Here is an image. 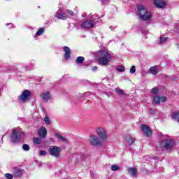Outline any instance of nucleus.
Segmentation results:
<instances>
[{
    "label": "nucleus",
    "instance_id": "f257e3e1",
    "mask_svg": "<svg viewBox=\"0 0 179 179\" xmlns=\"http://www.w3.org/2000/svg\"><path fill=\"white\" fill-rule=\"evenodd\" d=\"M95 57L99 61V64L102 66L108 65V62L111 61V55L106 50H101L95 53Z\"/></svg>",
    "mask_w": 179,
    "mask_h": 179
},
{
    "label": "nucleus",
    "instance_id": "f03ea898",
    "mask_svg": "<svg viewBox=\"0 0 179 179\" xmlns=\"http://www.w3.org/2000/svg\"><path fill=\"white\" fill-rule=\"evenodd\" d=\"M138 14L141 20L144 22H150L152 20V13L148 10L145 6H139L138 7Z\"/></svg>",
    "mask_w": 179,
    "mask_h": 179
},
{
    "label": "nucleus",
    "instance_id": "7ed1b4c3",
    "mask_svg": "<svg viewBox=\"0 0 179 179\" xmlns=\"http://www.w3.org/2000/svg\"><path fill=\"white\" fill-rule=\"evenodd\" d=\"M176 146V142L171 138L162 140L159 143V148L162 150H171Z\"/></svg>",
    "mask_w": 179,
    "mask_h": 179
},
{
    "label": "nucleus",
    "instance_id": "20e7f679",
    "mask_svg": "<svg viewBox=\"0 0 179 179\" xmlns=\"http://www.w3.org/2000/svg\"><path fill=\"white\" fill-rule=\"evenodd\" d=\"M48 152L50 156H52L56 159H59L61 157V148L58 146H50L49 148Z\"/></svg>",
    "mask_w": 179,
    "mask_h": 179
},
{
    "label": "nucleus",
    "instance_id": "39448f33",
    "mask_svg": "<svg viewBox=\"0 0 179 179\" xmlns=\"http://www.w3.org/2000/svg\"><path fill=\"white\" fill-rule=\"evenodd\" d=\"M31 92L29 90H25L22 92V94L19 96L20 101L22 103H26V101H29V99H30V96Z\"/></svg>",
    "mask_w": 179,
    "mask_h": 179
},
{
    "label": "nucleus",
    "instance_id": "423d86ee",
    "mask_svg": "<svg viewBox=\"0 0 179 179\" xmlns=\"http://www.w3.org/2000/svg\"><path fill=\"white\" fill-rule=\"evenodd\" d=\"M90 143L92 146H101L102 143L99 137L96 135H91L90 137Z\"/></svg>",
    "mask_w": 179,
    "mask_h": 179
},
{
    "label": "nucleus",
    "instance_id": "0eeeda50",
    "mask_svg": "<svg viewBox=\"0 0 179 179\" xmlns=\"http://www.w3.org/2000/svg\"><path fill=\"white\" fill-rule=\"evenodd\" d=\"M94 26H96V21L92 20H86L81 23V27H83V29H92V27H94Z\"/></svg>",
    "mask_w": 179,
    "mask_h": 179
},
{
    "label": "nucleus",
    "instance_id": "6e6552de",
    "mask_svg": "<svg viewBox=\"0 0 179 179\" xmlns=\"http://www.w3.org/2000/svg\"><path fill=\"white\" fill-rule=\"evenodd\" d=\"M166 100L167 97L166 96H155L153 98L152 104L159 106V104H160L161 103H166Z\"/></svg>",
    "mask_w": 179,
    "mask_h": 179
},
{
    "label": "nucleus",
    "instance_id": "1a4fd4ad",
    "mask_svg": "<svg viewBox=\"0 0 179 179\" xmlns=\"http://www.w3.org/2000/svg\"><path fill=\"white\" fill-rule=\"evenodd\" d=\"M20 141V131L17 130H13L11 136V142L13 143H17Z\"/></svg>",
    "mask_w": 179,
    "mask_h": 179
},
{
    "label": "nucleus",
    "instance_id": "9d476101",
    "mask_svg": "<svg viewBox=\"0 0 179 179\" xmlns=\"http://www.w3.org/2000/svg\"><path fill=\"white\" fill-rule=\"evenodd\" d=\"M96 134L98 136L100 137L101 139H107L108 136L107 135V133L106 132V129H104V128H102V127H99L96 129Z\"/></svg>",
    "mask_w": 179,
    "mask_h": 179
},
{
    "label": "nucleus",
    "instance_id": "9b49d317",
    "mask_svg": "<svg viewBox=\"0 0 179 179\" xmlns=\"http://www.w3.org/2000/svg\"><path fill=\"white\" fill-rule=\"evenodd\" d=\"M40 97L43 101H45V103H48V100H51L52 95L50 92H46L41 93L40 94Z\"/></svg>",
    "mask_w": 179,
    "mask_h": 179
},
{
    "label": "nucleus",
    "instance_id": "f8f14e48",
    "mask_svg": "<svg viewBox=\"0 0 179 179\" xmlns=\"http://www.w3.org/2000/svg\"><path fill=\"white\" fill-rule=\"evenodd\" d=\"M141 129L143 131V132H144L145 135H146V136H150V135H152V130H150V129L149 128V127H148V125L146 124H143L141 126Z\"/></svg>",
    "mask_w": 179,
    "mask_h": 179
},
{
    "label": "nucleus",
    "instance_id": "ddd939ff",
    "mask_svg": "<svg viewBox=\"0 0 179 179\" xmlns=\"http://www.w3.org/2000/svg\"><path fill=\"white\" fill-rule=\"evenodd\" d=\"M63 50L64 51V58L65 59L68 60L69 58H71V49H69V47L64 46L63 48Z\"/></svg>",
    "mask_w": 179,
    "mask_h": 179
},
{
    "label": "nucleus",
    "instance_id": "4468645a",
    "mask_svg": "<svg viewBox=\"0 0 179 179\" xmlns=\"http://www.w3.org/2000/svg\"><path fill=\"white\" fill-rule=\"evenodd\" d=\"M154 3L157 8H166V3L163 0H154Z\"/></svg>",
    "mask_w": 179,
    "mask_h": 179
},
{
    "label": "nucleus",
    "instance_id": "2eb2a0df",
    "mask_svg": "<svg viewBox=\"0 0 179 179\" xmlns=\"http://www.w3.org/2000/svg\"><path fill=\"white\" fill-rule=\"evenodd\" d=\"M38 134L42 139H44L47 136V129L45 127H42L38 131Z\"/></svg>",
    "mask_w": 179,
    "mask_h": 179
},
{
    "label": "nucleus",
    "instance_id": "dca6fc26",
    "mask_svg": "<svg viewBox=\"0 0 179 179\" xmlns=\"http://www.w3.org/2000/svg\"><path fill=\"white\" fill-rule=\"evenodd\" d=\"M56 17L57 19H61L62 20H66L68 19V15L65 13H56Z\"/></svg>",
    "mask_w": 179,
    "mask_h": 179
},
{
    "label": "nucleus",
    "instance_id": "f3484780",
    "mask_svg": "<svg viewBox=\"0 0 179 179\" xmlns=\"http://www.w3.org/2000/svg\"><path fill=\"white\" fill-rule=\"evenodd\" d=\"M128 173H129V174L131 176H132V177H136V173H137V170L136 168H129L127 170Z\"/></svg>",
    "mask_w": 179,
    "mask_h": 179
},
{
    "label": "nucleus",
    "instance_id": "a211bd4d",
    "mask_svg": "<svg viewBox=\"0 0 179 179\" xmlns=\"http://www.w3.org/2000/svg\"><path fill=\"white\" fill-rule=\"evenodd\" d=\"M150 72L152 75H156L157 73H159V69L157 68V66L150 67Z\"/></svg>",
    "mask_w": 179,
    "mask_h": 179
},
{
    "label": "nucleus",
    "instance_id": "6ab92c4d",
    "mask_svg": "<svg viewBox=\"0 0 179 179\" xmlns=\"http://www.w3.org/2000/svg\"><path fill=\"white\" fill-rule=\"evenodd\" d=\"M125 141H126L127 145H132V143H134V142H135V138H132L131 137V136H127L125 137Z\"/></svg>",
    "mask_w": 179,
    "mask_h": 179
},
{
    "label": "nucleus",
    "instance_id": "aec40b11",
    "mask_svg": "<svg viewBox=\"0 0 179 179\" xmlns=\"http://www.w3.org/2000/svg\"><path fill=\"white\" fill-rule=\"evenodd\" d=\"M55 136H56V138H57V139H59L60 141H62V142H68V140H66V138H65V137L61 136V134H59L58 133H55Z\"/></svg>",
    "mask_w": 179,
    "mask_h": 179
},
{
    "label": "nucleus",
    "instance_id": "412c9836",
    "mask_svg": "<svg viewBox=\"0 0 179 179\" xmlns=\"http://www.w3.org/2000/svg\"><path fill=\"white\" fill-rule=\"evenodd\" d=\"M171 118L173 120H175V121H177L178 122H179V112L174 113L172 115Z\"/></svg>",
    "mask_w": 179,
    "mask_h": 179
},
{
    "label": "nucleus",
    "instance_id": "4be33fe9",
    "mask_svg": "<svg viewBox=\"0 0 179 179\" xmlns=\"http://www.w3.org/2000/svg\"><path fill=\"white\" fill-rule=\"evenodd\" d=\"M33 142L36 145H41L42 141H41V138L35 137L34 138Z\"/></svg>",
    "mask_w": 179,
    "mask_h": 179
},
{
    "label": "nucleus",
    "instance_id": "5701e85b",
    "mask_svg": "<svg viewBox=\"0 0 179 179\" xmlns=\"http://www.w3.org/2000/svg\"><path fill=\"white\" fill-rule=\"evenodd\" d=\"M83 61H85V57H78L76 59V62H77V64H82Z\"/></svg>",
    "mask_w": 179,
    "mask_h": 179
},
{
    "label": "nucleus",
    "instance_id": "b1692460",
    "mask_svg": "<svg viewBox=\"0 0 179 179\" xmlns=\"http://www.w3.org/2000/svg\"><path fill=\"white\" fill-rule=\"evenodd\" d=\"M43 121L47 125L51 124V120H50V117H48V116L44 117Z\"/></svg>",
    "mask_w": 179,
    "mask_h": 179
},
{
    "label": "nucleus",
    "instance_id": "393cba45",
    "mask_svg": "<svg viewBox=\"0 0 179 179\" xmlns=\"http://www.w3.org/2000/svg\"><path fill=\"white\" fill-rule=\"evenodd\" d=\"M117 71H118V72H125V66H119L117 67Z\"/></svg>",
    "mask_w": 179,
    "mask_h": 179
},
{
    "label": "nucleus",
    "instance_id": "a878e982",
    "mask_svg": "<svg viewBox=\"0 0 179 179\" xmlns=\"http://www.w3.org/2000/svg\"><path fill=\"white\" fill-rule=\"evenodd\" d=\"M22 150L25 152H29L30 150V147L27 144H24L22 145Z\"/></svg>",
    "mask_w": 179,
    "mask_h": 179
},
{
    "label": "nucleus",
    "instance_id": "bb28decb",
    "mask_svg": "<svg viewBox=\"0 0 179 179\" xmlns=\"http://www.w3.org/2000/svg\"><path fill=\"white\" fill-rule=\"evenodd\" d=\"M44 33V28H41L38 29V31L36 32V36H41Z\"/></svg>",
    "mask_w": 179,
    "mask_h": 179
},
{
    "label": "nucleus",
    "instance_id": "cd10ccee",
    "mask_svg": "<svg viewBox=\"0 0 179 179\" xmlns=\"http://www.w3.org/2000/svg\"><path fill=\"white\" fill-rule=\"evenodd\" d=\"M115 92H117V93H120V94H122V95L125 94V92H124V90L120 88H115Z\"/></svg>",
    "mask_w": 179,
    "mask_h": 179
},
{
    "label": "nucleus",
    "instance_id": "c85d7f7f",
    "mask_svg": "<svg viewBox=\"0 0 179 179\" xmlns=\"http://www.w3.org/2000/svg\"><path fill=\"white\" fill-rule=\"evenodd\" d=\"M111 170H112V171H117V170H120V166H118L117 165H113L111 166Z\"/></svg>",
    "mask_w": 179,
    "mask_h": 179
},
{
    "label": "nucleus",
    "instance_id": "c756f323",
    "mask_svg": "<svg viewBox=\"0 0 179 179\" xmlns=\"http://www.w3.org/2000/svg\"><path fill=\"white\" fill-rule=\"evenodd\" d=\"M135 72H136V69L135 68V66H132L130 69V73H131V75H134Z\"/></svg>",
    "mask_w": 179,
    "mask_h": 179
},
{
    "label": "nucleus",
    "instance_id": "7c9ffc66",
    "mask_svg": "<svg viewBox=\"0 0 179 179\" xmlns=\"http://www.w3.org/2000/svg\"><path fill=\"white\" fill-rule=\"evenodd\" d=\"M158 92L157 88H153L151 90V93H152V94H157Z\"/></svg>",
    "mask_w": 179,
    "mask_h": 179
},
{
    "label": "nucleus",
    "instance_id": "2f4dec72",
    "mask_svg": "<svg viewBox=\"0 0 179 179\" xmlns=\"http://www.w3.org/2000/svg\"><path fill=\"white\" fill-rule=\"evenodd\" d=\"M47 155V151L41 150L39 152V156H45Z\"/></svg>",
    "mask_w": 179,
    "mask_h": 179
},
{
    "label": "nucleus",
    "instance_id": "473e14b6",
    "mask_svg": "<svg viewBox=\"0 0 179 179\" xmlns=\"http://www.w3.org/2000/svg\"><path fill=\"white\" fill-rule=\"evenodd\" d=\"M165 41H167V38L164 37V38H160L159 39V43L162 44V43H165Z\"/></svg>",
    "mask_w": 179,
    "mask_h": 179
},
{
    "label": "nucleus",
    "instance_id": "72a5a7b5",
    "mask_svg": "<svg viewBox=\"0 0 179 179\" xmlns=\"http://www.w3.org/2000/svg\"><path fill=\"white\" fill-rule=\"evenodd\" d=\"M6 178H8V179H13V176H12V174L10 173H6Z\"/></svg>",
    "mask_w": 179,
    "mask_h": 179
},
{
    "label": "nucleus",
    "instance_id": "f704fd0d",
    "mask_svg": "<svg viewBox=\"0 0 179 179\" xmlns=\"http://www.w3.org/2000/svg\"><path fill=\"white\" fill-rule=\"evenodd\" d=\"M15 176H21L22 175V171H17L15 172Z\"/></svg>",
    "mask_w": 179,
    "mask_h": 179
},
{
    "label": "nucleus",
    "instance_id": "c9c22d12",
    "mask_svg": "<svg viewBox=\"0 0 179 179\" xmlns=\"http://www.w3.org/2000/svg\"><path fill=\"white\" fill-rule=\"evenodd\" d=\"M67 12H68V13H70V15H71V16H73V11H72V10H67Z\"/></svg>",
    "mask_w": 179,
    "mask_h": 179
},
{
    "label": "nucleus",
    "instance_id": "e433bc0d",
    "mask_svg": "<svg viewBox=\"0 0 179 179\" xmlns=\"http://www.w3.org/2000/svg\"><path fill=\"white\" fill-rule=\"evenodd\" d=\"M96 69H97V67H96V66L92 68V71H93L94 72H95V71H96Z\"/></svg>",
    "mask_w": 179,
    "mask_h": 179
},
{
    "label": "nucleus",
    "instance_id": "4c0bfd02",
    "mask_svg": "<svg viewBox=\"0 0 179 179\" xmlns=\"http://www.w3.org/2000/svg\"><path fill=\"white\" fill-rule=\"evenodd\" d=\"M9 24H7V26H9Z\"/></svg>",
    "mask_w": 179,
    "mask_h": 179
}]
</instances>
